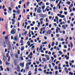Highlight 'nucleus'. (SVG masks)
Here are the masks:
<instances>
[{"label": "nucleus", "instance_id": "obj_1", "mask_svg": "<svg viewBox=\"0 0 75 75\" xmlns=\"http://www.w3.org/2000/svg\"><path fill=\"white\" fill-rule=\"evenodd\" d=\"M16 30L14 28L12 29L11 32V34H16Z\"/></svg>", "mask_w": 75, "mask_h": 75}, {"label": "nucleus", "instance_id": "obj_2", "mask_svg": "<svg viewBox=\"0 0 75 75\" xmlns=\"http://www.w3.org/2000/svg\"><path fill=\"white\" fill-rule=\"evenodd\" d=\"M13 40L15 41H17L18 40V36L17 35H15L13 38Z\"/></svg>", "mask_w": 75, "mask_h": 75}, {"label": "nucleus", "instance_id": "obj_3", "mask_svg": "<svg viewBox=\"0 0 75 75\" xmlns=\"http://www.w3.org/2000/svg\"><path fill=\"white\" fill-rule=\"evenodd\" d=\"M39 16L41 18H44L45 17H47V15L46 14H43L42 13L39 14Z\"/></svg>", "mask_w": 75, "mask_h": 75}, {"label": "nucleus", "instance_id": "obj_4", "mask_svg": "<svg viewBox=\"0 0 75 75\" xmlns=\"http://www.w3.org/2000/svg\"><path fill=\"white\" fill-rule=\"evenodd\" d=\"M52 32V31L50 30H48L47 32L46 33L47 34H46V33H45V35H48V34H51V33Z\"/></svg>", "mask_w": 75, "mask_h": 75}, {"label": "nucleus", "instance_id": "obj_5", "mask_svg": "<svg viewBox=\"0 0 75 75\" xmlns=\"http://www.w3.org/2000/svg\"><path fill=\"white\" fill-rule=\"evenodd\" d=\"M15 70H17L18 72H20V68L19 65L17 66V67L15 68Z\"/></svg>", "mask_w": 75, "mask_h": 75}, {"label": "nucleus", "instance_id": "obj_6", "mask_svg": "<svg viewBox=\"0 0 75 75\" xmlns=\"http://www.w3.org/2000/svg\"><path fill=\"white\" fill-rule=\"evenodd\" d=\"M61 30V28H59L57 27L56 29V33H58V31H60Z\"/></svg>", "mask_w": 75, "mask_h": 75}, {"label": "nucleus", "instance_id": "obj_7", "mask_svg": "<svg viewBox=\"0 0 75 75\" xmlns=\"http://www.w3.org/2000/svg\"><path fill=\"white\" fill-rule=\"evenodd\" d=\"M45 56L47 61L50 60V57H49V56L47 55V54H45Z\"/></svg>", "mask_w": 75, "mask_h": 75}, {"label": "nucleus", "instance_id": "obj_8", "mask_svg": "<svg viewBox=\"0 0 75 75\" xmlns=\"http://www.w3.org/2000/svg\"><path fill=\"white\" fill-rule=\"evenodd\" d=\"M11 21H12V24H13V25H14L15 24V20H14L13 19H12Z\"/></svg>", "mask_w": 75, "mask_h": 75}, {"label": "nucleus", "instance_id": "obj_9", "mask_svg": "<svg viewBox=\"0 0 75 75\" xmlns=\"http://www.w3.org/2000/svg\"><path fill=\"white\" fill-rule=\"evenodd\" d=\"M37 13H41V10L39 9L38 8H37Z\"/></svg>", "mask_w": 75, "mask_h": 75}, {"label": "nucleus", "instance_id": "obj_10", "mask_svg": "<svg viewBox=\"0 0 75 75\" xmlns=\"http://www.w3.org/2000/svg\"><path fill=\"white\" fill-rule=\"evenodd\" d=\"M24 63H21L20 64V65L21 67H22V68H23L24 67Z\"/></svg>", "mask_w": 75, "mask_h": 75}, {"label": "nucleus", "instance_id": "obj_11", "mask_svg": "<svg viewBox=\"0 0 75 75\" xmlns=\"http://www.w3.org/2000/svg\"><path fill=\"white\" fill-rule=\"evenodd\" d=\"M12 58H14V54L13 52H11L10 54Z\"/></svg>", "mask_w": 75, "mask_h": 75}, {"label": "nucleus", "instance_id": "obj_12", "mask_svg": "<svg viewBox=\"0 0 75 75\" xmlns=\"http://www.w3.org/2000/svg\"><path fill=\"white\" fill-rule=\"evenodd\" d=\"M31 56H33V53L32 52H31L30 54H29L28 56V57H31Z\"/></svg>", "mask_w": 75, "mask_h": 75}, {"label": "nucleus", "instance_id": "obj_13", "mask_svg": "<svg viewBox=\"0 0 75 75\" xmlns=\"http://www.w3.org/2000/svg\"><path fill=\"white\" fill-rule=\"evenodd\" d=\"M2 45L4 47V48L6 47V43H5V42H2Z\"/></svg>", "mask_w": 75, "mask_h": 75}, {"label": "nucleus", "instance_id": "obj_14", "mask_svg": "<svg viewBox=\"0 0 75 75\" xmlns=\"http://www.w3.org/2000/svg\"><path fill=\"white\" fill-rule=\"evenodd\" d=\"M65 57L66 58V59L67 60H68L69 59V57L68 56L67 57V55H66L65 56Z\"/></svg>", "mask_w": 75, "mask_h": 75}, {"label": "nucleus", "instance_id": "obj_15", "mask_svg": "<svg viewBox=\"0 0 75 75\" xmlns=\"http://www.w3.org/2000/svg\"><path fill=\"white\" fill-rule=\"evenodd\" d=\"M42 61H44V62H47V59L44 58H42Z\"/></svg>", "mask_w": 75, "mask_h": 75}, {"label": "nucleus", "instance_id": "obj_16", "mask_svg": "<svg viewBox=\"0 0 75 75\" xmlns=\"http://www.w3.org/2000/svg\"><path fill=\"white\" fill-rule=\"evenodd\" d=\"M6 44H8V47L11 46V45H10V42H6Z\"/></svg>", "mask_w": 75, "mask_h": 75}, {"label": "nucleus", "instance_id": "obj_17", "mask_svg": "<svg viewBox=\"0 0 75 75\" xmlns=\"http://www.w3.org/2000/svg\"><path fill=\"white\" fill-rule=\"evenodd\" d=\"M8 47L9 48L8 49V50H12V48H11V45L8 46Z\"/></svg>", "mask_w": 75, "mask_h": 75}, {"label": "nucleus", "instance_id": "obj_18", "mask_svg": "<svg viewBox=\"0 0 75 75\" xmlns=\"http://www.w3.org/2000/svg\"><path fill=\"white\" fill-rule=\"evenodd\" d=\"M42 50V45L40 47L39 49V51H41V50Z\"/></svg>", "mask_w": 75, "mask_h": 75}, {"label": "nucleus", "instance_id": "obj_19", "mask_svg": "<svg viewBox=\"0 0 75 75\" xmlns=\"http://www.w3.org/2000/svg\"><path fill=\"white\" fill-rule=\"evenodd\" d=\"M62 27L64 29V30H65L66 29V27H65V25H62Z\"/></svg>", "mask_w": 75, "mask_h": 75}, {"label": "nucleus", "instance_id": "obj_20", "mask_svg": "<svg viewBox=\"0 0 75 75\" xmlns=\"http://www.w3.org/2000/svg\"><path fill=\"white\" fill-rule=\"evenodd\" d=\"M3 59L4 61H6V60H7V58H6V57L4 56L3 57Z\"/></svg>", "mask_w": 75, "mask_h": 75}, {"label": "nucleus", "instance_id": "obj_21", "mask_svg": "<svg viewBox=\"0 0 75 75\" xmlns=\"http://www.w3.org/2000/svg\"><path fill=\"white\" fill-rule=\"evenodd\" d=\"M24 46H23L21 48V51H24Z\"/></svg>", "mask_w": 75, "mask_h": 75}, {"label": "nucleus", "instance_id": "obj_22", "mask_svg": "<svg viewBox=\"0 0 75 75\" xmlns=\"http://www.w3.org/2000/svg\"><path fill=\"white\" fill-rule=\"evenodd\" d=\"M70 45L71 46V48H72V47H73V44L72 43V42H70Z\"/></svg>", "mask_w": 75, "mask_h": 75}, {"label": "nucleus", "instance_id": "obj_23", "mask_svg": "<svg viewBox=\"0 0 75 75\" xmlns=\"http://www.w3.org/2000/svg\"><path fill=\"white\" fill-rule=\"evenodd\" d=\"M27 44H28V46H30V45H31L30 42L29 41H28L27 42Z\"/></svg>", "mask_w": 75, "mask_h": 75}, {"label": "nucleus", "instance_id": "obj_24", "mask_svg": "<svg viewBox=\"0 0 75 75\" xmlns=\"http://www.w3.org/2000/svg\"><path fill=\"white\" fill-rule=\"evenodd\" d=\"M69 10H70V13H71V12L72 11V9L70 7H69Z\"/></svg>", "mask_w": 75, "mask_h": 75}, {"label": "nucleus", "instance_id": "obj_25", "mask_svg": "<svg viewBox=\"0 0 75 75\" xmlns=\"http://www.w3.org/2000/svg\"><path fill=\"white\" fill-rule=\"evenodd\" d=\"M40 22H39L38 23V25H37V27H38V28H40Z\"/></svg>", "mask_w": 75, "mask_h": 75}, {"label": "nucleus", "instance_id": "obj_26", "mask_svg": "<svg viewBox=\"0 0 75 75\" xmlns=\"http://www.w3.org/2000/svg\"><path fill=\"white\" fill-rule=\"evenodd\" d=\"M15 57L16 58H18V55L17 54H16L15 55Z\"/></svg>", "mask_w": 75, "mask_h": 75}, {"label": "nucleus", "instance_id": "obj_27", "mask_svg": "<svg viewBox=\"0 0 75 75\" xmlns=\"http://www.w3.org/2000/svg\"><path fill=\"white\" fill-rule=\"evenodd\" d=\"M28 35L29 37H31V31H30Z\"/></svg>", "mask_w": 75, "mask_h": 75}, {"label": "nucleus", "instance_id": "obj_28", "mask_svg": "<svg viewBox=\"0 0 75 75\" xmlns=\"http://www.w3.org/2000/svg\"><path fill=\"white\" fill-rule=\"evenodd\" d=\"M70 4L71 2L69 1H67L66 3L67 4H68V5H70Z\"/></svg>", "mask_w": 75, "mask_h": 75}, {"label": "nucleus", "instance_id": "obj_29", "mask_svg": "<svg viewBox=\"0 0 75 75\" xmlns=\"http://www.w3.org/2000/svg\"><path fill=\"white\" fill-rule=\"evenodd\" d=\"M47 44V42H42V44L43 45H44V44L45 45Z\"/></svg>", "mask_w": 75, "mask_h": 75}, {"label": "nucleus", "instance_id": "obj_30", "mask_svg": "<svg viewBox=\"0 0 75 75\" xmlns=\"http://www.w3.org/2000/svg\"><path fill=\"white\" fill-rule=\"evenodd\" d=\"M20 43H21V44H23L24 43V41L22 40H21L20 41Z\"/></svg>", "mask_w": 75, "mask_h": 75}, {"label": "nucleus", "instance_id": "obj_31", "mask_svg": "<svg viewBox=\"0 0 75 75\" xmlns=\"http://www.w3.org/2000/svg\"><path fill=\"white\" fill-rule=\"evenodd\" d=\"M25 69L26 70H28V69H29V67H25Z\"/></svg>", "mask_w": 75, "mask_h": 75}, {"label": "nucleus", "instance_id": "obj_32", "mask_svg": "<svg viewBox=\"0 0 75 75\" xmlns=\"http://www.w3.org/2000/svg\"><path fill=\"white\" fill-rule=\"evenodd\" d=\"M42 4V2H41L40 3H38V4L39 5V6H41V4Z\"/></svg>", "mask_w": 75, "mask_h": 75}, {"label": "nucleus", "instance_id": "obj_33", "mask_svg": "<svg viewBox=\"0 0 75 75\" xmlns=\"http://www.w3.org/2000/svg\"><path fill=\"white\" fill-rule=\"evenodd\" d=\"M69 74L70 75H73V73H72L70 71L69 72Z\"/></svg>", "mask_w": 75, "mask_h": 75}, {"label": "nucleus", "instance_id": "obj_34", "mask_svg": "<svg viewBox=\"0 0 75 75\" xmlns=\"http://www.w3.org/2000/svg\"><path fill=\"white\" fill-rule=\"evenodd\" d=\"M60 17L62 18H64L65 17V16L64 15H61V16H60Z\"/></svg>", "mask_w": 75, "mask_h": 75}, {"label": "nucleus", "instance_id": "obj_35", "mask_svg": "<svg viewBox=\"0 0 75 75\" xmlns=\"http://www.w3.org/2000/svg\"><path fill=\"white\" fill-rule=\"evenodd\" d=\"M54 44H55V43H54V42H52V47H54Z\"/></svg>", "mask_w": 75, "mask_h": 75}, {"label": "nucleus", "instance_id": "obj_36", "mask_svg": "<svg viewBox=\"0 0 75 75\" xmlns=\"http://www.w3.org/2000/svg\"><path fill=\"white\" fill-rule=\"evenodd\" d=\"M59 54L60 55H62V52H61V51H59Z\"/></svg>", "mask_w": 75, "mask_h": 75}, {"label": "nucleus", "instance_id": "obj_37", "mask_svg": "<svg viewBox=\"0 0 75 75\" xmlns=\"http://www.w3.org/2000/svg\"><path fill=\"white\" fill-rule=\"evenodd\" d=\"M57 16L59 17H61V14H57Z\"/></svg>", "mask_w": 75, "mask_h": 75}, {"label": "nucleus", "instance_id": "obj_38", "mask_svg": "<svg viewBox=\"0 0 75 75\" xmlns=\"http://www.w3.org/2000/svg\"><path fill=\"white\" fill-rule=\"evenodd\" d=\"M43 20H44V19H43L42 18H41L40 19V21H43Z\"/></svg>", "mask_w": 75, "mask_h": 75}, {"label": "nucleus", "instance_id": "obj_39", "mask_svg": "<svg viewBox=\"0 0 75 75\" xmlns=\"http://www.w3.org/2000/svg\"><path fill=\"white\" fill-rule=\"evenodd\" d=\"M54 69L55 70H57V69H58V67H57V66H56L54 67Z\"/></svg>", "mask_w": 75, "mask_h": 75}, {"label": "nucleus", "instance_id": "obj_40", "mask_svg": "<svg viewBox=\"0 0 75 75\" xmlns=\"http://www.w3.org/2000/svg\"><path fill=\"white\" fill-rule=\"evenodd\" d=\"M61 1H60L59 2V3L57 4V6H60V4H61Z\"/></svg>", "mask_w": 75, "mask_h": 75}, {"label": "nucleus", "instance_id": "obj_41", "mask_svg": "<svg viewBox=\"0 0 75 75\" xmlns=\"http://www.w3.org/2000/svg\"><path fill=\"white\" fill-rule=\"evenodd\" d=\"M63 20L64 21L65 23H67V22L66 21V18H63Z\"/></svg>", "mask_w": 75, "mask_h": 75}, {"label": "nucleus", "instance_id": "obj_42", "mask_svg": "<svg viewBox=\"0 0 75 75\" xmlns=\"http://www.w3.org/2000/svg\"><path fill=\"white\" fill-rule=\"evenodd\" d=\"M56 36L57 38H58V37H59L60 35L59 34H57V35H56Z\"/></svg>", "mask_w": 75, "mask_h": 75}, {"label": "nucleus", "instance_id": "obj_43", "mask_svg": "<svg viewBox=\"0 0 75 75\" xmlns=\"http://www.w3.org/2000/svg\"><path fill=\"white\" fill-rule=\"evenodd\" d=\"M47 64H46L45 67H44V69H47Z\"/></svg>", "mask_w": 75, "mask_h": 75}, {"label": "nucleus", "instance_id": "obj_44", "mask_svg": "<svg viewBox=\"0 0 75 75\" xmlns=\"http://www.w3.org/2000/svg\"><path fill=\"white\" fill-rule=\"evenodd\" d=\"M27 31L25 32L24 33V35H27Z\"/></svg>", "mask_w": 75, "mask_h": 75}, {"label": "nucleus", "instance_id": "obj_45", "mask_svg": "<svg viewBox=\"0 0 75 75\" xmlns=\"http://www.w3.org/2000/svg\"><path fill=\"white\" fill-rule=\"evenodd\" d=\"M49 67L50 68V69L51 68V64H49Z\"/></svg>", "mask_w": 75, "mask_h": 75}, {"label": "nucleus", "instance_id": "obj_46", "mask_svg": "<svg viewBox=\"0 0 75 75\" xmlns=\"http://www.w3.org/2000/svg\"><path fill=\"white\" fill-rule=\"evenodd\" d=\"M36 63L37 64V65H38V64H40V62L36 61Z\"/></svg>", "mask_w": 75, "mask_h": 75}, {"label": "nucleus", "instance_id": "obj_47", "mask_svg": "<svg viewBox=\"0 0 75 75\" xmlns=\"http://www.w3.org/2000/svg\"><path fill=\"white\" fill-rule=\"evenodd\" d=\"M30 28V26H28L27 27V30H28L29 28Z\"/></svg>", "mask_w": 75, "mask_h": 75}, {"label": "nucleus", "instance_id": "obj_48", "mask_svg": "<svg viewBox=\"0 0 75 75\" xmlns=\"http://www.w3.org/2000/svg\"><path fill=\"white\" fill-rule=\"evenodd\" d=\"M39 61H40V62H41L42 60H41V57L39 58Z\"/></svg>", "mask_w": 75, "mask_h": 75}, {"label": "nucleus", "instance_id": "obj_49", "mask_svg": "<svg viewBox=\"0 0 75 75\" xmlns=\"http://www.w3.org/2000/svg\"><path fill=\"white\" fill-rule=\"evenodd\" d=\"M59 63V61H57L56 62V65H57V64H58V63Z\"/></svg>", "mask_w": 75, "mask_h": 75}, {"label": "nucleus", "instance_id": "obj_50", "mask_svg": "<svg viewBox=\"0 0 75 75\" xmlns=\"http://www.w3.org/2000/svg\"><path fill=\"white\" fill-rule=\"evenodd\" d=\"M42 9L43 10V9H44V8H45V6H43L42 7Z\"/></svg>", "mask_w": 75, "mask_h": 75}, {"label": "nucleus", "instance_id": "obj_51", "mask_svg": "<svg viewBox=\"0 0 75 75\" xmlns=\"http://www.w3.org/2000/svg\"><path fill=\"white\" fill-rule=\"evenodd\" d=\"M8 9H9V11H11V10H12L11 9V7H8Z\"/></svg>", "mask_w": 75, "mask_h": 75}, {"label": "nucleus", "instance_id": "obj_52", "mask_svg": "<svg viewBox=\"0 0 75 75\" xmlns=\"http://www.w3.org/2000/svg\"><path fill=\"white\" fill-rule=\"evenodd\" d=\"M73 4H71L70 6H69V7H70V8H71V7H73Z\"/></svg>", "mask_w": 75, "mask_h": 75}, {"label": "nucleus", "instance_id": "obj_53", "mask_svg": "<svg viewBox=\"0 0 75 75\" xmlns=\"http://www.w3.org/2000/svg\"><path fill=\"white\" fill-rule=\"evenodd\" d=\"M62 33H63V34L64 35L65 34V31L63 30L62 31Z\"/></svg>", "mask_w": 75, "mask_h": 75}, {"label": "nucleus", "instance_id": "obj_54", "mask_svg": "<svg viewBox=\"0 0 75 75\" xmlns=\"http://www.w3.org/2000/svg\"><path fill=\"white\" fill-rule=\"evenodd\" d=\"M65 71H67L68 70V69L66 67H65L64 68V69Z\"/></svg>", "mask_w": 75, "mask_h": 75}, {"label": "nucleus", "instance_id": "obj_55", "mask_svg": "<svg viewBox=\"0 0 75 75\" xmlns=\"http://www.w3.org/2000/svg\"><path fill=\"white\" fill-rule=\"evenodd\" d=\"M38 70L39 71H42V69H41V68H39L38 69Z\"/></svg>", "mask_w": 75, "mask_h": 75}, {"label": "nucleus", "instance_id": "obj_56", "mask_svg": "<svg viewBox=\"0 0 75 75\" xmlns=\"http://www.w3.org/2000/svg\"><path fill=\"white\" fill-rule=\"evenodd\" d=\"M64 14L66 15H67V12H64Z\"/></svg>", "mask_w": 75, "mask_h": 75}, {"label": "nucleus", "instance_id": "obj_57", "mask_svg": "<svg viewBox=\"0 0 75 75\" xmlns=\"http://www.w3.org/2000/svg\"><path fill=\"white\" fill-rule=\"evenodd\" d=\"M64 48H67V45H64Z\"/></svg>", "mask_w": 75, "mask_h": 75}, {"label": "nucleus", "instance_id": "obj_58", "mask_svg": "<svg viewBox=\"0 0 75 75\" xmlns=\"http://www.w3.org/2000/svg\"><path fill=\"white\" fill-rule=\"evenodd\" d=\"M19 12H20V10H19V9H18L17 11V14H18V13H19Z\"/></svg>", "mask_w": 75, "mask_h": 75}, {"label": "nucleus", "instance_id": "obj_59", "mask_svg": "<svg viewBox=\"0 0 75 75\" xmlns=\"http://www.w3.org/2000/svg\"><path fill=\"white\" fill-rule=\"evenodd\" d=\"M43 72L45 74H46V72H47V70H45L43 71Z\"/></svg>", "mask_w": 75, "mask_h": 75}, {"label": "nucleus", "instance_id": "obj_60", "mask_svg": "<svg viewBox=\"0 0 75 75\" xmlns=\"http://www.w3.org/2000/svg\"><path fill=\"white\" fill-rule=\"evenodd\" d=\"M36 1L37 3H39V2L41 1V0H36Z\"/></svg>", "mask_w": 75, "mask_h": 75}, {"label": "nucleus", "instance_id": "obj_61", "mask_svg": "<svg viewBox=\"0 0 75 75\" xmlns=\"http://www.w3.org/2000/svg\"><path fill=\"white\" fill-rule=\"evenodd\" d=\"M46 22H49V21L48 20V18L46 19Z\"/></svg>", "mask_w": 75, "mask_h": 75}, {"label": "nucleus", "instance_id": "obj_62", "mask_svg": "<svg viewBox=\"0 0 75 75\" xmlns=\"http://www.w3.org/2000/svg\"><path fill=\"white\" fill-rule=\"evenodd\" d=\"M8 53H7L6 54V57L7 58H8Z\"/></svg>", "mask_w": 75, "mask_h": 75}, {"label": "nucleus", "instance_id": "obj_63", "mask_svg": "<svg viewBox=\"0 0 75 75\" xmlns=\"http://www.w3.org/2000/svg\"><path fill=\"white\" fill-rule=\"evenodd\" d=\"M49 19H50V20H51L52 18V16H50L49 17Z\"/></svg>", "mask_w": 75, "mask_h": 75}, {"label": "nucleus", "instance_id": "obj_64", "mask_svg": "<svg viewBox=\"0 0 75 75\" xmlns=\"http://www.w3.org/2000/svg\"><path fill=\"white\" fill-rule=\"evenodd\" d=\"M11 7H13V3H11Z\"/></svg>", "mask_w": 75, "mask_h": 75}]
</instances>
